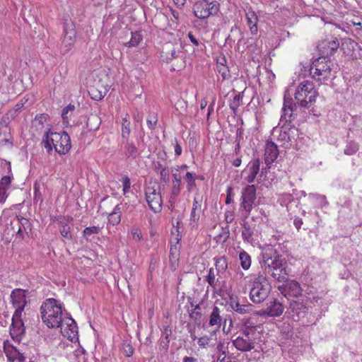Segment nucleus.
<instances>
[{
  "instance_id": "20e7f679",
  "label": "nucleus",
  "mask_w": 362,
  "mask_h": 362,
  "mask_svg": "<svg viewBox=\"0 0 362 362\" xmlns=\"http://www.w3.org/2000/svg\"><path fill=\"white\" fill-rule=\"evenodd\" d=\"M250 298L255 303H261L269 296L271 286L267 279L262 274L250 280Z\"/></svg>"
},
{
  "instance_id": "774afa93",
  "label": "nucleus",
  "mask_w": 362,
  "mask_h": 362,
  "mask_svg": "<svg viewBox=\"0 0 362 362\" xmlns=\"http://www.w3.org/2000/svg\"><path fill=\"white\" fill-rule=\"evenodd\" d=\"M350 23L354 25V26H357L359 29H361L362 28V24L360 21L358 22H356L355 21H351Z\"/></svg>"
},
{
  "instance_id": "cd10ccee",
  "label": "nucleus",
  "mask_w": 362,
  "mask_h": 362,
  "mask_svg": "<svg viewBox=\"0 0 362 362\" xmlns=\"http://www.w3.org/2000/svg\"><path fill=\"white\" fill-rule=\"evenodd\" d=\"M284 312V307L281 303L274 301L272 304L264 311L265 314L270 317H279Z\"/></svg>"
},
{
  "instance_id": "864d4df0",
  "label": "nucleus",
  "mask_w": 362,
  "mask_h": 362,
  "mask_svg": "<svg viewBox=\"0 0 362 362\" xmlns=\"http://www.w3.org/2000/svg\"><path fill=\"white\" fill-rule=\"evenodd\" d=\"M210 341V337H209L208 336H204L198 339L197 344L201 347H205L206 345L209 344Z\"/></svg>"
},
{
  "instance_id": "e2e57ef3",
  "label": "nucleus",
  "mask_w": 362,
  "mask_h": 362,
  "mask_svg": "<svg viewBox=\"0 0 362 362\" xmlns=\"http://www.w3.org/2000/svg\"><path fill=\"white\" fill-rule=\"evenodd\" d=\"M183 362H197V360L191 356H185L183 358Z\"/></svg>"
},
{
  "instance_id": "ddd939ff",
  "label": "nucleus",
  "mask_w": 362,
  "mask_h": 362,
  "mask_svg": "<svg viewBox=\"0 0 362 362\" xmlns=\"http://www.w3.org/2000/svg\"><path fill=\"white\" fill-rule=\"evenodd\" d=\"M286 284L279 286L278 290L286 297H298L302 293L300 284L294 280H286Z\"/></svg>"
},
{
  "instance_id": "bf43d9fd",
  "label": "nucleus",
  "mask_w": 362,
  "mask_h": 362,
  "mask_svg": "<svg viewBox=\"0 0 362 362\" xmlns=\"http://www.w3.org/2000/svg\"><path fill=\"white\" fill-rule=\"evenodd\" d=\"M182 147L178 144L177 141L175 139V153L176 156H180L182 153Z\"/></svg>"
},
{
  "instance_id": "f8f14e48",
  "label": "nucleus",
  "mask_w": 362,
  "mask_h": 362,
  "mask_svg": "<svg viewBox=\"0 0 362 362\" xmlns=\"http://www.w3.org/2000/svg\"><path fill=\"white\" fill-rule=\"evenodd\" d=\"M25 290L21 288L14 289L11 294L13 306L16 310L13 315V320H19L26 305Z\"/></svg>"
},
{
  "instance_id": "4468645a",
  "label": "nucleus",
  "mask_w": 362,
  "mask_h": 362,
  "mask_svg": "<svg viewBox=\"0 0 362 362\" xmlns=\"http://www.w3.org/2000/svg\"><path fill=\"white\" fill-rule=\"evenodd\" d=\"M260 170L259 159H254L251 160L247 167L243 171L244 179L249 183L255 182Z\"/></svg>"
},
{
  "instance_id": "bb28decb",
  "label": "nucleus",
  "mask_w": 362,
  "mask_h": 362,
  "mask_svg": "<svg viewBox=\"0 0 362 362\" xmlns=\"http://www.w3.org/2000/svg\"><path fill=\"white\" fill-rule=\"evenodd\" d=\"M269 274L279 282H285L288 279V274L283 264L276 267L274 271Z\"/></svg>"
},
{
  "instance_id": "39448f33",
  "label": "nucleus",
  "mask_w": 362,
  "mask_h": 362,
  "mask_svg": "<svg viewBox=\"0 0 362 362\" xmlns=\"http://www.w3.org/2000/svg\"><path fill=\"white\" fill-rule=\"evenodd\" d=\"M318 93L313 81H303L298 86L294 97L298 105L309 108L315 102Z\"/></svg>"
},
{
  "instance_id": "e433bc0d",
  "label": "nucleus",
  "mask_w": 362,
  "mask_h": 362,
  "mask_svg": "<svg viewBox=\"0 0 362 362\" xmlns=\"http://www.w3.org/2000/svg\"><path fill=\"white\" fill-rule=\"evenodd\" d=\"M215 266L217 274H218L219 273H223L228 267V264L226 258L224 257H220L218 258H216Z\"/></svg>"
},
{
  "instance_id": "c756f323",
  "label": "nucleus",
  "mask_w": 362,
  "mask_h": 362,
  "mask_svg": "<svg viewBox=\"0 0 362 362\" xmlns=\"http://www.w3.org/2000/svg\"><path fill=\"white\" fill-rule=\"evenodd\" d=\"M358 43L351 38H344L341 42V49L346 55H352Z\"/></svg>"
},
{
  "instance_id": "6e6552de",
  "label": "nucleus",
  "mask_w": 362,
  "mask_h": 362,
  "mask_svg": "<svg viewBox=\"0 0 362 362\" xmlns=\"http://www.w3.org/2000/svg\"><path fill=\"white\" fill-rule=\"evenodd\" d=\"M241 199L240 211L244 218H247L256 199L255 186L253 185L247 186L242 192Z\"/></svg>"
},
{
  "instance_id": "423d86ee",
  "label": "nucleus",
  "mask_w": 362,
  "mask_h": 362,
  "mask_svg": "<svg viewBox=\"0 0 362 362\" xmlns=\"http://www.w3.org/2000/svg\"><path fill=\"white\" fill-rule=\"evenodd\" d=\"M259 332L256 327L246 326L235 339L233 341L234 346L242 352L250 351L255 347L258 343Z\"/></svg>"
},
{
  "instance_id": "f257e3e1",
  "label": "nucleus",
  "mask_w": 362,
  "mask_h": 362,
  "mask_svg": "<svg viewBox=\"0 0 362 362\" xmlns=\"http://www.w3.org/2000/svg\"><path fill=\"white\" fill-rule=\"evenodd\" d=\"M42 322L49 328H60L62 334L68 339L74 340L78 334L76 322L69 317L62 316L61 303L54 298H48L40 307Z\"/></svg>"
},
{
  "instance_id": "6e6d98bb",
  "label": "nucleus",
  "mask_w": 362,
  "mask_h": 362,
  "mask_svg": "<svg viewBox=\"0 0 362 362\" xmlns=\"http://www.w3.org/2000/svg\"><path fill=\"white\" fill-rule=\"evenodd\" d=\"M241 97L239 94L235 95L233 98V104L231 105L232 108L238 107L240 105V100Z\"/></svg>"
},
{
  "instance_id": "393cba45",
  "label": "nucleus",
  "mask_w": 362,
  "mask_h": 362,
  "mask_svg": "<svg viewBox=\"0 0 362 362\" xmlns=\"http://www.w3.org/2000/svg\"><path fill=\"white\" fill-rule=\"evenodd\" d=\"M222 322V317L221 315V310L217 306H214L209 315V325L210 327L216 326L220 327Z\"/></svg>"
},
{
  "instance_id": "5701e85b",
  "label": "nucleus",
  "mask_w": 362,
  "mask_h": 362,
  "mask_svg": "<svg viewBox=\"0 0 362 362\" xmlns=\"http://www.w3.org/2000/svg\"><path fill=\"white\" fill-rule=\"evenodd\" d=\"M247 23L249 26L252 35H256L258 31L257 22L258 18L255 13L252 10H248L245 13Z\"/></svg>"
},
{
  "instance_id": "ea45409f",
  "label": "nucleus",
  "mask_w": 362,
  "mask_h": 362,
  "mask_svg": "<svg viewBox=\"0 0 362 362\" xmlns=\"http://www.w3.org/2000/svg\"><path fill=\"white\" fill-rule=\"evenodd\" d=\"M142 36L139 33H132L131 40L125 44L129 47H136L142 40Z\"/></svg>"
},
{
  "instance_id": "3c124183",
  "label": "nucleus",
  "mask_w": 362,
  "mask_h": 362,
  "mask_svg": "<svg viewBox=\"0 0 362 362\" xmlns=\"http://www.w3.org/2000/svg\"><path fill=\"white\" fill-rule=\"evenodd\" d=\"M131 235L134 240L139 241L142 239L141 230L137 228H134L131 230Z\"/></svg>"
},
{
  "instance_id": "37998d69",
  "label": "nucleus",
  "mask_w": 362,
  "mask_h": 362,
  "mask_svg": "<svg viewBox=\"0 0 362 362\" xmlns=\"http://www.w3.org/2000/svg\"><path fill=\"white\" fill-rule=\"evenodd\" d=\"M102 228L99 226H90L86 228L83 231V235L86 239L88 238L89 236L93 234H98L101 230Z\"/></svg>"
},
{
  "instance_id": "2f4dec72",
  "label": "nucleus",
  "mask_w": 362,
  "mask_h": 362,
  "mask_svg": "<svg viewBox=\"0 0 362 362\" xmlns=\"http://www.w3.org/2000/svg\"><path fill=\"white\" fill-rule=\"evenodd\" d=\"M230 306L233 310L240 314H246L249 313L251 311L250 305L240 304L238 300L234 299L230 300Z\"/></svg>"
},
{
  "instance_id": "49530a36",
  "label": "nucleus",
  "mask_w": 362,
  "mask_h": 362,
  "mask_svg": "<svg viewBox=\"0 0 362 362\" xmlns=\"http://www.w3.org/2000/svg\"><path fill=\"white\" fill-rule=\"evenodd\" d=\"M216 69L223 79H226L230 76L229 70L226 65H216Z\"/></svg>"
},
{
  "instance_id": "412c9836",
  "label": "nucleus",
  "mask_w": 362,
  "mask_h": 362,
  "mask_svg": "<svg viewBox=\"0 0 362 362\" xmlns=\"http://www.w3.org/2000/svg\"><path fill=\"white\" fill-rule=\"evenodd\" d=\"M11 177L5 175L0 180V204H4L8 197L7 191L9 189Z\"/></svg>"
},
{
  "instance_id": "58836bf2",
  "label": "nucleus",
  "mask_w": 362,
  "mask_h": 362,
  "mask_svg": "<svg viewBox=\"0 0 362 362\" xmlns=\"http://www.w3.org/2000/svg\"><path fill=\"white\" fill-rule=\"evenodd\" d=\"M75 110V106L69 104L62 110V117L64 123L69 124V117L71 115Z\"/></svg>"
},
{
  "instance_id": "8fccbe9b",
  "label": "nucleus",
  "mask_w": 362,
  "mask_h": 362,
  "mask_svg": "<svg viewBox=\"0 0 362 362\" xmlns=\"http://www.w3.org/2000/svg\"><path fill=\"white\" fill-rule=\"evenodd\" d=\"M61 235L67 238L71 239V235L70 233V228L68 226H62L59 228Z\"/></svg>"
},
{
  "instance_id": "a19ab883",
  "label": "nucleus",
  "mask_w": 362,
  "mask_h": 362,
  "mask_svg": "<svg viewBox=\"0 0 362 362\" xmlns=\"http://www.w3.org/2000/svg\"><path fill=\"white\" fill-rule=\"evenodd\" d=\"M291 308L294 310H299L297 312V315H300L301 314H305L307 310L306 306L304 305L303 302L299 300H294L291 303Z\"/></svg>"
},
{
  "instance_id": "603ef678",
  "label": "nucleus",
  "mask_w": 362,
  "mask_h": 362,
  "mask_svg": "<svg viewBox=\"0 0 362 362\" xmlns=\"http://www.w3.org/2000/svg\"><path fill=\"white\" fill-rule=\"evenodd\" d=\"M122 349L124 354L127 357L131 356L134 353V349L129 344H124Z\"/></svg>"
},
{
  "instance_id": "473e14b6",
  "label": "nucleus",
  "mask_w": 362,
  "mask_h": 362,
  "mask_svg": "<svg viewBox=\"0 0 362 362\" xmlns=\"http://www.w3.org/2000/svg\"><path fill=\"white\" fill-rule=\"evenodd\" d=\"M296 104L293 105V101L291 98H286V97H284V105L282 107V110L284 112V117L285 119H286V117H291L292 115V112L294 110V107H296Z\"/></svg>"
},
{
  "instance_id": "6ab92c4d",
  "label": "nucleus",
  "mask_w": 362,
  "mask_h": 362,
  "mask_svg": "<svg viewBox=\"0 0 362 362\" xmlns=\"http://www.w3.org/2000/svg\"><path fill=\"white\" fill-rule=\"evenodd\" d=\"M4 350L10 361L24 362L25 357L15 346L4 344Z\"/></svg>"
},
{
  "instance_id": "0eeeda50",
  "label": "nucleus",
  "mask_w": 362,
  "mask_h": 362,
  "mask_svg": "<svg viewBox=\"0 0 362 362\" xmlns=\"http://www.w3.org/2000/svg\"><path fill=\"white\" fill-rule=\"evenodd\" d=\"M110 88V84L107 75L102 73L97 76V78L94 80V84L90 87L88 93L92 99L100 100L105 97Z\"/></svg>"
},
{
  "instance_id": "c03bdc74",
  "label": "nucleus",
  "mask_w": 362,
  "mask_h": 362,
  "mask_svg": "<svg viewBox=\"0 0 362 362\" xmlns=\"http://www.w3.org/2000/svg\"><path fill=\"white\" fill-rule=\"evenodd\" d=\"M194 175V174L189 172H187L185 175V179L187 182V189L189 191H192L196 186Z\"/></svg>"
},
{
  "instance_id": "69168bd1",
  "label": "nucleus",
  "mask_w": 362,
  "mask_h": 362,
  "mask_svg": "<svg viewBox=\"0 0 362 362\" xmlns=\"http://www.w3.org/2000/svg\"><path fill=\"white\" fill-rule=\"evenodd\" d=\"M35 199H41V194L39 190L37 189L36 186L35 187Z\"/></svg>"
},
{
  "instance_id": "4c0bfd02",
  "label": "nucleus",
  "mask_w": 362,
  "mask_h": 362,
  "mask_svg": "<svg viewBox=\"0 0 362 362\" xmlns=\"http://www.w3.org/2000/svg\"><path fill=\"white\" fill-rule=\"evenodd\" d=\"M217 274L215 273V270L214 268H210L209 270V273L206 276V281L209 283V284L213 288H216L217 286L218 279H216Z\"/></svg>"
},
{
  "instance_id": "13d9d810",
  "label": "nucleus",
  "mask_w": 362,
  "mask_h": 362,
  "mask_svg": "<svg viewBox=\"0 0 362 362\" xmlns=\"http://www.w3.org/2000/svg\"><path fill=\"white\" fill-rule=\"evenodd\" d=\"M168 166L163 165L160 162H157L155 164V170L157 173H160L163 170L165 169Z\"/></svg>"
},
{
  "instance_id": "c85d7f7f",
  "label": "nucleus",
  "mask_w": 362,
  "mask_h": 362,
  "mask_svg": "<svg viewBox=\"0 0 362 362\" xmlns=\"http://www.w3.org/2000/svg\"><path fill=\"white\" fill-rule=\"evenodd\" d=\"M122 216V205L117 204L113 211L108 214V222L112 226H117L120 223Z\"/></svg>"
},
{
  "instance_id": "a878e982",
  "label": "nucleus",
  "mask_w": 362,
  "mask_h": 362,
  "mask_svg": "<svg viewBox=\"0 0 362 362\" xmlns=\"http://www.w3.org/2000/svg\"><path fill=\"white\" fill-rule=\"evenodd\" d=\"M255 233V226L248 222H244L243 224L242 238L245 242L252 243Z\"/></svg>"
},
{
  "instance_id": "72a5a7b5",
  "label": "nucleus",
  "mask_w": 362,
  "mask_h": 362,
  "mask_svg": "<svg viewBox=\"0 0 362 362\" xmlns=\"http://www.w3.org/2000/svg\"><path fill=\"white\" fill-rule=\"evenodd\" d=\"M239 259L241 267L244 270H247L250 269L252 260L250 255L247 252L244 250L241 251L239 254Z\"/></svg>"
},
{
  "instance_id": "de8ad7c7",
  "label": "nucleus",
  "mask_w": 362,
  "mask_h": 362,
  "mask_svg": "<svg viewBox=\"0 0 362 362\" xmlns=\"http://www.w3.org/2000/svg\"><path fill=\"white\" fill-rule=\"evenodd\" d=\"M158 174L160 175V180L161 182L167 184L169 182L170 171L168 167L158 173Z\"/></svg>"
},
{
  "instance_id": "4be33fe9",
  "label": "nucleus",
  "mask_w": 362,
  "mask_h": 362,
  "mask_svg": "<svg viewBox=\"0 0 362 362\" xmlns=\"http://www.w3.org/2000/svg\"><path fill=\"white\" fill-rule=\"evenodd\" d=\"M122 144L124 145V151L127 157L136 158L138 153V149L134 143L129 138L122 139Z\"/></svg>"
},
{
  "instance_id": "4d7b16f0",
  "label": "nucleus",
  "mask_w": 362,
  "mask_h": 362,
  "mask_svg": "<svg viewBox=\"0 0 362 362\" xmlns=\"http://www.w3.org/2000/svg\"><path fill=\"white\" fill-rule=\"evenodd\" d=\"M303 223V222L302 218H300L299 217H295V218L293 220V224L298 230H300Z\"/></svg>"
},
{
  "instance_id": "b1692460",
  "label": "nucleus",
  "mask_w": 362,
  "mask_h": 362,
  "mask_svg": "<svg viewBox=\"0 0 362 362\" xmlns=\"http://www.w3.org/2000/svg\"><path fill=\"white\" fill-rule=\"evenodd\" d=\"M180 185H181V179L178 174L173 173V187L171 190V196L170 202L171 203V206H173V203L175 202V198L179 195L180 192Z\"/></svg>"
},
{
  "instance_id": "dca6fc26",
  "label": "nucleus",
  "mask_w": 362,
  "mask_h": 362,
  "mask_svg": "<svg viewBox=\"0 0 362 362\" xmlns=\"http://www.w3.org/2000/svg\"><path fill=\"white\" fill-rule=\"evenodd\" d=\"M282 264V260L278 255L269 257L267 253L263 255V259L261 262V267L266 274H269L274 269Z\"/></svg>"
},
{
  "instance_id": "c9c22d12",
  "label": "nucleus",
  "mask_w": 362,
  "mask_h": 362,
  "mask_svg": "<svg viewBox=\"0 0 362 362\" xmlns=\"http://www.w3.org/2000/svg\"><path fill=\"white\" fill-rule=\"evenodd\" d=\"M358 149L359 146L358 143L354 141H350L346 143L344 153L347 156H351L355 154L358 151Z\"/></svg>"
},
{
  "instance_id": "f704fd0d",
  "label": "nucleus",
  "mask_w": 362,
  "mask_h": 362,
  "mask_svg": "<svg viewBox=\"0 0 362 362\" xmlns=\"http://www.w3.org/2000/svg\"><path fill=\"white\" fill-rule=\"evenodd\" d=\"M131 128L129 117L127 115L122 118V139H128L130 136Z\"/></svg>"
},
{
  "instance_id": "a18cd8bd",
  "label": "nucleus",
  "mask_w": 362,
  "mask_h": 362,
  "mask_svg": "<svg viewBox=\"0 0 362 362\" xmlns=\"http://www.w3.org/2000/svg\"><path fill=\"white\" fill-rule=\"evenodd\" d=\"M180 53V50H176L175 48L170 49L169 53H165V56L162 54V57L164 58L167 61V62L172 61L173 59L177 58L179 57V54Z\"/></svg>"
},
{
  "instance_id": "a211bd4d",
  "label": "nucleus",
  "mask_w": 362,
  "mask_h": 362,
  "mask_svg": "<svg viewBox=\"0 0 362 362\" xmlns=\"http://www.w3.org/2000/svg\"><path fill=\"white\" fill-rule=\"evenodd\" d=\"M16 223L18 225L17 234L18 235L23 238L24 233H28L31 231V224L28 219L17 216L16 218L11 222V224Z\"/></svg>"
},
{
  "instance_id": "2eb2a0df",
  "label": "nucleus",
  "mask_w": 362,
  "mask_h": 362,
  "mask_svg": "<svg viewBox=\"0 0 362 362\" xmlns=\"http://www.w3.org/2000/svg\"><path fill=\"white\" fill-rule=\"evenodd\" d=\"M339 47V42L337 38L325 39L317 46L320 53L325 57L333 54Z\"/></svg>"
},
{
  "instance_id": "5fc2aeb1",
  "label": "nucleus",
  "mask_w": 362,
  "mask_h": 362,
  "mask_svg": "<svg viewBox=\"0 0 362 362\" xmlns=\"http://www.w3.org/2000/svg\"><path fill=\"white\" fill-rule=\"evenodd\" d=\"M23 107V103L21 101L20 103H18L13 110H11L9 112L10 114L13 116V115L16 114L22 107Z\"/></svg>"
},
{
  "instance_id": "9d476101",
  "label": "nucleus",
  "mask_w": 362,
  "mask_h": 362,
  "mask_svg": "<svg viewBox=\"0 0 362 362\" xmlns=\"http://www.w3.org/2000/svg\"><path fill=\"white\" fill-rule=\"evenodd\" d=\"M146 199L149 208L155 213L160 212L162 209L163 200L157 186H147L145 188Z\"/></svg>"
},
{
  "instance_id": "f3484780",
  "label": "nucleus",
  "mask_w": 362,
  "mask_h": 362,
  "mask_svg": "<svg viewBox=\"0 0 362 362\" xmlns=\"http://www.w3.org/2000/svg\"><path fill=\"white\" fill-rule=\"evenodd\" d=\"M202 201L203 197L200 194H197L194 196L192 204V209L190 214V225L194 226L199 220L202 211Z\"/></svg>"
},
{
  "instance_id": "f03ea898",
  "label": "nucleus",
  "mask_w": 362,
  "mask_h": 362,
  "mask_svg": "<svg viewBox=\"0 0 362 362\" xmlns=\"http://www.w3.org/2000/svg\"><path fill=\"white\" fill-rule=\"evenodd\" d=\"M42 144L48 153L54 148L59 154L65 155L71 148L70 137L66 132H53L50 129L44 135Z\"/></svg>"
},
{
  "instance_id": "7ed1b4c3",
  "label": "nucleus",
  "mask_w": 362,
  "mask_h": 362,
  "mask_svg": "<svg viewBox=\"0 0 362 362\" xmlns=\"http://www.w3.org/2000/svg\"><path fill=\"white\" fill-rule=\"evenodd\" d=\"M337 65L325 57L314 60L310 66V72L312 77L321 83H325L335 77Z\"/></svg>"
},
{
  "instance_id": "680f3d73",
  "label": "nucleus",
  "mask_w": 362,
  "mask_h": 362,
  "mask_svg": "<svg viewBox=\"0 0 362 362\" xmlns=\"http://www.w3.org/2000/svg\"><path fill=\"white\" fill-rule=\"evenodd\" d=\"M188 37H189V39L190 40V42L192 44H194L196 46H198V45H199L198 40L196 39V37L191 33H189Z\"/></svg>"
},
{
  "instance_id": "09e8293b",
  "label": "nucleus",
  "mask_w": 362,
  "mask_h": 362,
  "mask_svg": "<svg viewBox=\"0 0 362 362\" xmlns=\"http://www.w3.org/2000/svg\"><path fill=\"white\" fill-rule=\"evenodd\" d=\"M122 187H123V189H122L123 194L125 195L129 192V190L131 187L130 179L127 176H124L122 177Z\"/></svg>"
},
{
  "instance_id": "7c9ffc66",
  "label": "nucleus",
  "mask_w": 362,
  "mask_h": 362,
  "mask_svg": "<svg viewBox=\"0 0 362 362\" xmlns=\"http://www.w3.org/2000/svg\"><path fill=\"white\" fill-rule=\"evenodd\" d=\"M48 116L45 114H41L36 115L35 119L32 122V128L35 129L37 132H41L45 124L47 123Z\"/></svg>"
},
{
  "instance_id": "aec40b11",
  "label": "nucleus",
  "mask_w": 362,
  "mask_h": 362,
  "mask_svg": "<svg viewBox=\"0 0 362 362\" xmlns=\"http://www.w3.org/2000/svg\"><path fill=\"white\" fill-rule=\"evenodd\" d=\"M279 151L276 145L272 141L266 144L264 159L267 164L273 163L277 158Z\"/></svg>"
},
{
  "instance_id": "338daca9",
  "label": "nucleus",
  "mask_w": 362,
  "mask_h": 362,
  "mask_svg": "<svg viewBox=\"0 0 362 362\" xmlns=\"http://www.w3.org/2000/svg\"><path fill=\"white\" fill-rule=\"evenodd\" d=\"M233 165L235 167H239L241 165V159L240 158H237L233 160Z\"/></svg>"
},
{
  "instance_id": "0e129e2a",
  "label": "nucleus",
  "mask_w": 362,
  "mask_h": 362,
  "mask_svg": "<svg viewBox=\"0 0 362 362\" xmlns=\"http://www.w3.org/2000/svg\"><path fill=\"white\" fill-rule=\"evenodd\" d=\"M163 333V334L165 335V338L168 339V337L170 335L171 330H170V329H169L168 327H165Z\"/></svg>"
},
{
  "instance_id": "1a4fd4ad",
  "label": "nucleus",
  "mask_w": 362,
  "mask_h": 362,
  "mask_svg": "<svg viewBox=\"0 0 362 362\" xmlns=\"http://www.w3.org/2000/svg\"><path fill=\"white\" fill-rule=\"evenodd\" d=\"M219 11V4L217 1H197L193 6V12L196 17L200 19L208 18L215 15Z\"/></svg>"
},
{
  "instance_id": "9b49d317",
  "label": "nucleus",
  "mask_w": 362,
  "mask_h": 362,
  "mask_svg": "<svg viewBox=\"0 0 362 362\" xmlns=\"http://www.w3.org/2000/svg\"><path fill=\"white\" fill-rule=\"evenodd\" d=\"M76 32L75 25L72 22L64 24V37L61 45V52L63 54L68 53L76 42Z\"/></svg>"
},
{
  "instance_id": "79ce46f5",
  "label": "nucleus",
  "mask_w": 362,
  "mask_h": 362,
  "mask_svg": "<svg viewBox=\"0 0 362 362\" xmlns=\"http://www.w3.org/2000/svg\"><path fill=\"white\" fill-rule=\"evenodd\" d=\"M148 127L154 129L158 123V115L156 112H151L146 119Z\"/></svg>"
},
{
  "instance_id": "052dcab7",
  "label": "nucleus",
  "mask_w": 362,
  "mask_h": 362,
  "mask_svg": "<svg viewBox=\"0 0 362 362\" xmlns=\"http://www.w3.org/2000/svg\"><path fill=\"white\" fill-rule=\"evenodd\" d=\"M231 191L232 189L230 187L228 188L227 189V197L226 199V204H229L233 202V199L231 197Z\"/></svg>"
}]
</instances>
